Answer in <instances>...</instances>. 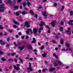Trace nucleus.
<instances>
[{
  "mask_svg": "<svg viewBox=\"0 0 73 73\" xmlns=\"http://www.w3.org/2000/svg\"><path fill=\"white\" fill-rule=\"evenodd\" d=\"M13 67L15 69V70H16L19 71V70H20V67H17L15 65H14L13 66Z\"/></svg>",
  "mask_w": 73,
  "mask_h": 73,
  "instance_id": "nucleus-1",
  "label": "nucleus"
},
{
  "mask_svg": "<svg viewBox=\"0 0 73 73\" xmlns=\"http://www.w3.org/2000/svg\"><path fill=\"white\" fill-rule=\"evenodd\" d=\"M30 32L31 33H33V31L31 29H27V31H26V33H30Z\"/></svg>",
  "mask_w": 73,
  "mask_h": 73,
  "instance_id": "nucleus-2",
  "label": "nucleus"
},
{
  "mask_svg": "<svg viewBox=\"0 0 73 73\" xmlns=\"http://www.w3.org/2000/svg\"><path fill=\"white\" fill-rule=\"evenodd\" d=\"M25 25L26 26L27 28H29L30 27V25H29V23L27 21H26L25 24Z\"/></svg>",
  "mask_w": 73,
  "mask_h": 73,
  "instance_id": "nucleus-3",
  "label": "nucleus"
},
{
  "mask_svg": "<svg viewBox=\"0 0 73 73\" xmlns=\"http://www.w3.org/2000/svg\"><path fill=\"white\" fill-rule=\"evenodd\" d=\"M56 22V21H54L51 23V24L52 27H55V23Z\"/></svg>",
  "mask_w": 73,
  "mask_h": 73,
  "instance_id": "nucleus-4",
  "label": "nucleus"
},
{
  "mask_svg": "<svg viewBox=\"0 0 73 73\" xmlns=\"http://www.w3.org/2000/svg\"><path fill=\"white\" fill-rule=\"evenodd\" d=\"M27 47L28 49H32V47L30 44L27 45Z\"/></svg>",
  "mask_w": 73,
  "mask_h": 73,
  "instance_id": "nucleus-5",
  "label": "nucleus"
},
{
  "mask_svg": "<svg viewBox=\"0 0 73 73\" xmlns=\"http://www.w3.org/2000/svg\"><path fill=\"white\" fill-rule=\"evenodd\" d=\"M73 22V20H70L69 22H68V24L70 25H73V24L72 23Z\"/></svg>",
  "mask_w": 73,
  "mask_h": 73,
  "instance_id": "nucleus-6",
  "label": "nucleus"
},
{
  "mask_svg": "<svg viewBox=\"0 0 73 73\" xmlns=\"http://www.w3.org/2000/svg\"><path fill=\"white\" fill-rule=\"evenodd\" d=\"M38 31V30H37V29L36 28L34 29H33V32L34 33V35H35L37 34V32Z\"/></svg>",
  "mask_w": 73,
  "mask_h": 73,
  "instance_id": "nucleus-7",
  "label": "nucleus"
},
{
  "mask_svg": "<svg viewBox=\"0 0 73 73\" xmlns=\"http://www.w3.org/2000/svg\"><path fill=\"white\" fill-rule=\"evenodd\" d=\"M44 54H42V56L43 58H45V57H46V56L47 55V53L45 51H44Z\"/></svg>",
  "mask_w": 73,
  "mask_h": 73,
  "instance_id": "nucleus-8",
  "label": "nucleus"
},
{
  "mask_svg": "<svg viewBox=\"0 0 73 73\" xmlns=\"http://www.w3.org/2000/svg\"><path fill=\"white\" fill-rule=\"evenodd\" d=\"M44 24V22L43 21H41L40 24H39V27H42V26H43Z\"/></svg>",
  "mask_w": 73,
  "mask_h": 73,
  "instance_id": "nucleus-9",
  "label": "nucleus"
},
{
  "mask_svg": "<svg viewBox=\"0 0 73 73\" xmlns=\"http://www.w3.org/2000/svg\"><path fill=\"white\" fill-rule=\"evenodd\" d=\"M55 70V68L51 67L49 69V71L50 72H51L52 71H54Z\"/></svg>",
  "mask_w": 73,
  "mask_h": 73,
  "instance_id": "nucleus-10",
  "label": "nucleus"
},
{
  "mask_svg": "<svg viewBox=\"0 0 73 73\" xmlns=\"http://www.w3.org/2000/svg\"><path fill=\"white\" fill-rule=\"evenodd\" d=\"M60 41L61 44H62V45H63V44H64V40H63V39L61 38H60Z\"/></svg>",
  "mask_w": 73,
  "mask_h": 73,
  "instance_id": "nucleus-11",
  "label": "nucleus"
},
{
  "mask_svg": "<svg viewBox=\"0 0 73 73\" xmlns=\"http://www.w3.org/2000/svg\"><path fill=\"white\" fill-rule=\"evenodd\" d=\"M19 49L20 50H22L23 49H24V48H25V46H22L21 47L19 46Z\"/></svg>",
  "mask_w": 73,
  "mask_h": 73,
  "instance_id": "nucleus-12",
  "label": "nucleus"
},
{
  "mask_svg": "<svg viewBox=\"0 0 73 73\" xmlns=\"http://www.w3.org/2000/svg\"><path fill=\"white\" fill-rule=\"evenodd\" d=\"M66 32H67V35H70V34H71V31H66Z\"/></svg>",
  "mask_w": 73,
  "mask_h": 73,
  "instance_id": "nucleus-13",
  "label": "nucleus"
},
{
  "mask_svg": "<svg viewBox=\"0 0 73 73\" xmlns=\"http://www.w3.org/2000/svg\"><path fill=\"white\" fill-rule=\"evenodd\" d=\"M27 69L28 70H28V72H29L30 71L31 72H32V71L33 70V69L31 68H27Z\"/></svg>",
  "mask_w": 73,
  "mask_h": 73,
  "instance_id": "nucleus-14",
  "label": "nucleus"
},
{
  "mask_svg": "<svg viewBox=\"0 0 73 73\" xmlns=\"http://www.w3.org/2000/svg\"><path fill=\"white\" fill-rule=\"evenodd\" d=\"M65 46L67 47V48H69L70 47V44H68L67 43H65Z\"/></svg>",
  "mask_w": 73,
  "mask_h": 73,
  "instance_id": "nucleus-15",
  "label": "nucleus"
},
{
  "mask_svg": "<svg viewBox=\"0 0 73 73\" xmlns=\"http://www.w3.org/2000/svg\"><path fill=\"white\" fill-rule=\"evenodd\" d=\"M53 65L54 66H57L58 65V63L56 62L54 63Z\"/></svg>",
  "mask_w": 73,
  "mask_h": 73,
  "instance_id": "nucleus-16",
  "label": "nucleus"
},
{
  "mask_svg": "<svg viewBox=\"0 0 73 73\" xmlns=\"http://www.w3.org/2000/svg\"><path fill=\"white\" fill-rule=\"evenodd\" d=\"M68 50H69V52L70 51H72V49L69 47V48H66V51H68Z\"/></svg>",
  "mask_w": 73,
  "mask_h": 73,
  "instance_id": "nucleus-17",
  "label": "nucleus"
},
{
  "mask_svg": "<svg viewBox=\"0 0 73 73\" xmlns=\"http://www.w3.org/2000/svg\"><path fill=\"white\" fill-rule=\"evenodd\" d=\"M4 8V4H1L0 6V9H3Z\"/></svg>",
  "mask_w": 73,
  "mask_h": 73,
  "instance_id": "nucleus-18",
  "label": "nucleus"
},
{
  "mask_svg": "<svg viewBox=\"0 0 73 73\" xmlns=\"http://www.w3.org/2000/svg\"><path fill=\"white\" fill-rule=\"evenodd\" d=\"M8 3L9 4H12V1H11V0H8Z\"/></svg>",
  "mask_w": 73,
  "mask_h": 73,
  "instance_id": "nucleus-19",
  "label": "nucleus"
},
{
  "mask_svg": "<svg viewBox=\"0 0 73 73\" xmlns=\"http://www.w3.org/2000/svg\"><path fill=\"white\" fill-rule=\"evenodd\" d=\"M70 15L71 16H72L73 15V11H70Z\"/></svg>",
  "mask_w": 73,
  "mask_h": 73,
  "instance_id": "nucleus-20",
  "label": "nucleus"
},
{
  "mask_svg": "<svg viewBox=\"0 0 73 73\" xmlns=\"http://www.w3.org/2000/svg\"><path fill=\"white\" fill-rule=\"evenodd\" d=\"M2 61H6V59L4 58V57H2L1 58Z\"/></svg>",
  "mask_w": 73,
  "mask_h": 73,
  "instance_id": "nucleus-21",
  "label": "nucleus"
},
{
  "mask_svg": "<svg viewBox=\"0 0 73 73\" xmlns=\"http://www.w3.org/2000/svg\"><path fill=\"white\" fill-rule=\"evenodd\" d=\"M22 15H25L27 14V12H26V11H22Z\"/></svg>",
  "mask_w": 73,
  "mask_h": 73,
  "instance_id": "nucleus-22",
  "label": "nucleus"
},
{
  "mask_svg": "<svg viewBox=\"0 0 73 73\" xmlns=\"http://www.w3.org/2000/svg\"><path fill=\"white\" fill-rule=\"evenodd\" d=\"M9 61L10 62L12 61V62H13V61H14V60H13V59L10 58L9 59Z\"/></svg>",
  "mask_w": 73,
  "mask_h": 73,
  "instance_id": "nucleus-23",
  "label": "nucleus"
},
{
  "mask_svg": "<svg viewBox=\"0 0 73 73\" xmlns=\"http://www.w3.org/2000/svg\"><path fill=\"white\" fill-rule=\"evenodd\" d=\"M44 49V45H43L41 46V48L40 49V50H43Z\"/></svg>",
  "mask_w": 73,
  "mask_h": 73,
  "instance_id": "nucleus-24",
  "label": "nucleus"
},
{
  "mask_svg": "<svg viewBox=\"0 0 73 73\" xmlns=\"http://www.w3.org/2000/svg\"><path fill=\"white\" fill-rule=\"evenodd\" d=\"M6 43L5 42H3L1 43V45H3V46Z\"/></svg>",
  "mask_w": 73,
  "mask_h": 73,
  "instance_id": "nucleus-25",
  "label": "nucleus"
},
{
  "mask_svg": "<svg viewBox=\"0 0 73 73\" xmlns=\"http://www.w3.org/2000/svg\"><path fill=\"white\" fill-rule=\"evenodd\" d=\"M59 29L60 31H63V29H64V28L62 27H60Z\"/></svg>",
  "mask_w": 73,
  "mask_h": 73,
  "instance_id": "nucleus-26",
  "label": "nucleus"
},
{
  "mask_svg": "<svg viewBox=\"0 0 73 73\" xmlns=\"http://www.w3.org/2000/svg\"><path fill=\"white\" fill-rule=\"evenodd\" d=\"M65 7V6L64 5H63L62 7V8L61 9V11H62L64 9V8Z\"/></svg>",
  "mask_w": 73,
  "mask_h": 73,
  "instance_id": "nucleus-27",
  "label": "nucleus"
},
{
  "mask_svg": "<svg viewBox=\"0 0 73 73\" xmlns=\"http://www.w3.org/2000/svg\"><path fill=\"white\" fill-rule=\"evenodd\" d=\"M23 4L24 7H25V6H26V5H27L26 3H25V2H24L23 3Z\"/></svg>",
  "mask_w": 73,
  "mask_h": 73,
  "instance_id": "nucleus-28",
  "label": "nucleus"
},
{
  "mask_svg": "<svg viewBox=\"0 0 73 73\" xmlns=\"http://www.w3.org/2000/svg\"><path fill=\"white\" fill-rule=\"evenodd\" d=\"M19 59L21 62V63L24 62V61H23V60L22 59L20 58H19Z\"/></svg>",
  "mask_w": 73,
  "mask_h": 73,
  "instance_id": "nucleus-29",
  "label": "nucleus"
},
{
  "mask_svg": "<svg viewBox=\"0 0 73 73\" xmlns=\"http://www.w3.org/2000/svg\"><path fill=\"white\" fill-rule=\"evenodd\" d=\"M13 22L15 24H17V22L15 21V20H13Z\"/></svg>",
  "mask_w": 73,
  "mask_h": 73,
  "instance_id": "nucleus-30",
  "label": "nucleus"
},
{
  "mask_svg": "<svg viewBox=\"0 0 73 73\" xmlns=\"http://www.w3.org/2000/svg\"><path fill=\"white\" fill-rule=\"evenodd\" d=\"M27 5L29 7V6H30V5L31 4V3H30V2H29V1L27 2Z\"/></svg>",
  "mask_w": 73,
  "mask_h": 73,
  "instance_id": "nucleus-31",
  "label": "nucleus"
},
{
  "mask_svg": "<svg viewBox=\"0 0 73 73\" xmlns=\"http://www.w3.org/2000/svg\"><path fill=\"white\" fill-rule=\"evenodd\" d=\"M39 30L40 31H42V30H43V27H42V26H40V28L39 29Z\"/></svg>",
  "mask_w": 73,
  "mask_h": 73,
  "instance_id": "nucleus-32",
  "label": "nucleus"
},
{
  "mask_svg": "<svg viewBox=\"0 0 73 73\" xmlns=\"http://www.w3.org/2000/svg\"><path fill=\"white\" fill-rule=\"evenodd\" d=\"M0 29L1 30H2L4 29V27L2 26V25H0Z\"/></svg>",
  "mask_w": 73,
  "mask_h": 73,
  "instance_id": "nucleus-33",
  "label": "nucleus"
},
{
  "mask_svg": "<svg viewBox=\"0 0 73 73\" xmlns=\"http://www.w3.org/2000/svg\"><path fill=\"white\" fill-rule=\"evenodd\" d=\"M16 15L17 16H19L20 15V13L17 12L16 13Z\"/></svg>",
  "mask_w": 73,
  "mask_h": 73,
  "instance_id": "nucleus-34",
  "label": "nucleus"
},
{
  "mask_svg": "<svg viewBox=\"0 0 73 73\" xmlns=\"http://www.w3.org/2000/svg\"><path fill=\"white\" fill-rule=\"evenodd\" d=\"M14 8L15 9H16L19 8V7L17 6H14Z\"/></svg>",
  "mask_w": 73,
  "mask_h": 73,
  "instance_id": "nucleus-35",
  "label": "nucleus"
},
{
  "mask_svg": "<svg viewBox=\"0 0 73 73\" xmlns=\"http://www.w3.org/2000/svg\"><path fill=\"white\" fill-rule=\"evenodd\" d=\"M46 15V13L45 11H44L42 15L43 16H44V15Z\"/></svg>",
  "mask_w": 73,
  "mask_h": 73,
  "instance_id": "nucleus-36",
  "label": "nucleus"
},
{
  "mask_svg": "<svg viewBox=\"0 0 73 73\" xmlns=\"http://www.w3.org/2000/svg\"><path fill=\"white\" fill-rule=\"evenodd\" d=\"M17 3H21L22 0H17Z\"/></svg>",
  "mask_w": 73,
  "mask_h": 73,
  "instance_id": "nucleus-37",
  "label": "nucleus"
},
{
  "mask_svg": "<svg viewBox=\"0 0 73 73\" xmlns=\"http://www.w3.org/2000/svg\"><path fill=\"white\" fill-rule=\"evenodd\" d=\"M13 28H17V26L15 25H14Z\"/></svg>",
  "mask_w": 73,
  "mask_h": 73,
  "instance_id": "nucleus-38",
  "label": "nucleus"
},
{
  "mask_svg": "<svg viewBox=\"0 0 73 73\" xmlns=\"http://www.w3.org/2000/svg\"><path fill=\"white\" fill-rule=\"evenodd\" d=\"M34 17H35L36 19H37V17H38V15L37 14H35Z\"/></svg>",
  "mask_w": 73,
  "mask_h": 73,
  "instance_id": "nucleus-39",
  "label": "nucleus"
},
{
  "mask_svg": "<svg viewBox=\"0 0 73 73\" xmlns=\"http://www.w3.org/2000/svg\"><path fill=\"white\" fill-rule=\"evenodd\" d=\"M7 41L9 42V40H10V37H8L7 39Z\"/></svg>",
  "mask_w": 73,
  "mask_h": 73,
  "instance_id": "nucleus-40",
  "label": "nucleus"
},
{
  "mask_svg": "<svg viewBox=\"0 0 73 73\" xmlns=\"http://www.w3.org/2000/svg\"><path fill=\"white\" fill-rule=\"evenodd\" d=\"M16 54V53H13L11 54V56H14Z\"/></svg>",
  "mask_w": 73,
  "mask_h": 73,
  "instance_id": "nucleus-41",
  "label": "nucleus"
},
{
  "mask_svg": "<svg viewBox=\"0 0 73 73\" xmlns=\"http://www.w3.org/2000/svg\"><path fill=\"white\" fill-rule=\"evenodd\" d=\"M0 12H4V9H2V10H1L0 9Z\"/></svg>",
  "mask_w": 73,
  "mask_h": 73,
  "instance_id": "nucleus-42",
  "label": "nucleus"
},
{
  "mask_svg": "<svg viewBox=\"0 0 73 73\" xmlns=\"http://www.w3.org/2000/svg\"><path fill=\"white\" fill-rule=\"evenodd\" d=\"M9 32H10V33H12V32H13L12 31V30L11 29L9 30Z\"/></svg>",
  "mask_w": 73,
  "mask_h": 73,
  "instance_id": "nucleus-43",
  "label": "nucleus"
},
{
  "mask_svg": "<svg viewBox=\"0 0 73 73\" xmlns=\"http://www.w3.org/2000/svg\"><path fill=\"white\" fill-rule=\"evenodd\" d=\"M57 62L59 64V65H61V62L59 61H58Z\"/></svg>",
  "mask_w": 73,
  "mask_h": 73,
  "instance_id": "nucleus-44",
  "label": "nucleus"
},
{
  "mask_svg": "<svg viewBox=\"0 0 73 73\" xmlns=\"http://www.w3.org/2000/svg\"><path fill=\"white\" fill-rule=\"evenodd\" d=\"M36 42V41L33 40L31 42V44H33V43H35Z\"/></svg>",
  "mask_w": 73,
  "mask_h": 73,
  "instance_id": "nucleus-45",
  "label": "nucleus"
},
{
  "mask_svg": "<svg viewBox=\"0 0 73 73\" xmlns=\"http://www.w3.org/2000/svg\"><path fill=\"white\" fill-rule=\"evenodd\" d=\"M6 47H7V48H9V44L7 43L6 44Z\"/></svg>",
  "mask_w": 73,
  "mask_h": 73,
  "instance_id": "nucleus-46",
  "label": "nucleus"
},
{
  "mask_svg": "<svg viewBox=\"0 0 73 73\" xmlns=\"http://www.w3.org/2000/svg\"><path fill=\"white\" fill-rule=\"evenodd\" d=\"M42 8V6H41V5H40L38 9H41V8Z\"/></svg>",
  "mask_w": 73,
  "mask_h": 73,
  "instance_id": "nucleus-47",
  "label": "nucleus"
},
{
  "mask_svg": "<svg viewBox=\"0 0 73 73\" xmlns=\"http://www.w3.org/2000/svg\"><path fill=\"white\" fill-rule=\"evenodd\" d=\"M0 54H3V52H2L1 51H0Z\"/></svg>",
  "mask_w": 73,
  "mask_h": 73,
  "instance_id": "nucleus-48",
  "label": "nucleus"
},
{
  "mask_svg": "<svg viewBox=\"0 0 73 73\" xmlns=\"http://www.w3.org/2000/svg\"><path fill=\"white\" fill-rule=\"evenodd\" d=\"M3 33L2 32L0 33V36H3Z\"/></svg>",
  "mask_w": 73,
  "mask_h": 73,
  "instance_id": "nucleus-49",
  "label": "nucleus"
},
{
  "mask_svg": "<svg viewBox=\"0 0 73 73\" xmlns=\"http://www.w3.org/2000/svg\"><path fill=\"white\" fill-rule=\"evenodd\" d=\"M30 13L31 14H33V11L32 10L30 11Z\"/></svg>",
  "mask_w": 73,
  "mask_h": 73,
  "instance_id": "nucleus-50",
  "label": "nucleus"
},
{
  "mask_svg": "<svg viewBox=\"0 0 73 73\" xmlns=\"http://www.w3.org/2000/svg\"><path fill=\"white\" fill-rule=\"evenodd\" d=\"M14 60L15 62H17V59L15 58Z\"/></svg>",
  "mask_w": 73,
  "mask_h": 73,
  "instance_id": "nucleus-51",
  "label": "nucleus"
},
{
  "mask_svg": "<svg viewBox=\"0 0 73 73\" xmlns=\"http://www.w3.org/2000/svg\"><path fill=\"white\" fill-rule=\"evenodd\" d=\"M55 38H58V35H56L55 36Z\"/></svg>",
  "mask_w": 73,
  "mask_h": 73,
  "instance_id": "nucleus-52",
  "label": "nucleus"
},
{
  "mask_svg": "<svg viewBox=\"0 0 73 73\" xmlns=\"http://www.w3.org/2000/svg\"><path fill=\"white\" fill-rule=\"evenodd\" d=\"M13 3L14 4H16V0H13Z\"/></svg>",
  "mask_w": 73,
  "mask_h": 73,
  "instance_id": "nucleus-53",
  "label": "nucleus"
},
{
  "mask_svg": "<svg viewBox=\"0 0 73 73\" xmlns=\"http://www.w3.org/2000/svg\"><path fill=\"white\" fill-rule=\"evenodd\" d=\"M64 21H61L60 23L61 25H63L64 24Z\"/></svg>",
  "mask_w": 73,
  "mask_h": 73,
  "instance_id": "nucleus-54",
  "label": "nucleus"
},
{
  "mask_svg": "<svg viewBox=\"0 0 73 73\" xmlns=\"http://www.w3.org/2000/svg\"><path fill=\"white\" fill-rule=\"evenodd\" d=\"M29 38V36L28 35H27L26 36V39H28V38Z\"/></svg>",
  "mask_w": 73,
  "mask_h": 73,
  "instance_id": "nucleus-55",
  "label": "nucleus"
},
{
  "mask_svg": "<svg viewBox=\"0 0 73 73\" xmlns=\"http://www.w3.org/2000/svg\"><path fill=\"white\" fill-rule=\"evenodd\" d=\"M54 6H55L56 7L57 6V3H55L54 4Z\"/></svg>",
  "mask_w": 73,
  "mask_h": 73,
  "instance_id": "nucleus-56",
  "label": "nucleus"
},
{
  "mask_svg": "<svg viewBox=\"0 0 73 73\" xmlns=\"http://www.w3.org/2000/svg\"><path fill=\"white\" fill-rule=\"evenodd\" d=\"M56 55L55 53H54L53 54V57H55L56 56Z\"/></svg>",
  "mask_w": 73,
  "mask_h": 73,
  "instance_id": "nucleus-57",
  "label": "nucleus"
},
{
  "mask_svg": "<svg viewBox=\"0 0 73 73\" xmlns=\"http://www.w3.org/2000/svg\"><path fill=\"white\" fill-rule=\"evenodd\" d=\"M42 71L43 72H45L46 71H45V68H44L42 70Z\"/></svg>",
  "mask_w": 73,
  "mask_h": 73,
  "instance_id": "nucleus-58",
  "label": "nucleus"
},
{
  "mask_svg": "<svg viewBox=\"0 0 73 73\" xmlns=\"http://www.w3.org/2000/svg\"><path fill=\"white\" fill-rule=\"evenodd\" d=\"M20 21L21 22H23V19H20Z\"/></svg>",
  "mask_w": 73,
  "mask_h": 73,
  "instance_id": "nucleus-59",
  "label": "nucleus"
},
{
  "mask_svg": "<svg viewBox=\"0 0 73 73\" xmlns=\"http://www.w3.org/2000/svg\"><path fill=\"white\" fill-rule=\"evenodd\" d=\"M38 73H41V70H38Z\"/></svg>",
  "mask_w": 73,
  "mask_h": 73,
  "instance_id": "nucleus-60",
  "label": "nucleus"
},
{
  "mask_svg": "<svg viewBox=\"0 0 73 73\" xmlns=\"http://www.w3.org/2000/svg\"><path fill=\"white\" fill-rule=\"evenodd\" d=\"M48 42H46V45H47V46H48Z\"/></svg>",
  "mask_w": 73,
  "mask_h": 73,
  "instance_id": "nucleus-61",
  "label": "nucleus"
},
{
  "mask_svg": "<svg viewBox=\"0 0 73 73\" xmlns=\"http://www.w3.org/2000/svg\"><path fill=\"white\" fill-rule=\"evenodd\" d=\"M4 35L5 36H7V35H8V33H5Z\"/></svg>",
  "mask_w": 73,
  "mask_h": 73,
  "instance_id": "nucleus-62",
  "label": "nucleus"
},
{
  "mask_svg": "<svg viewBox=\"0 0 73 73\" xmlns=\"http://www.w3.org/2000/svg\"><path fill=\"white\" fill-rule=\"evenodd\" d=\"M46 0H44L42 1V2H44V3H45V2H46Z\"/></svg>",
  "mask_w": 73,
  "mask_h": 73,
  "instance_id": "nucleus-63",
  "label": "nucleus"
},
{
  "mask_svg": "<svg viewBox=\"0 0 73 73\" xmlns=\"http://www.w3.org/2000/svg\"><path fill=\"white\" fill-rule=\"evenodd\" d=\"M52 42L54 44L55 43V40H53Z\"/></svg>",
  "mask_w": 73,
  "mask_h": 73,
  "instance_id": "nucleus-64",
  "label": "nucleus"
}]
</instances>
